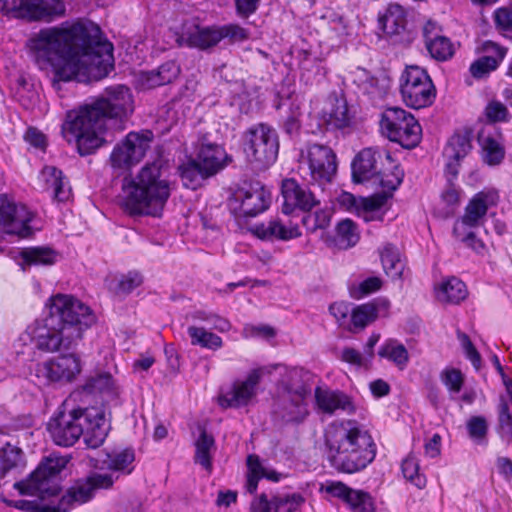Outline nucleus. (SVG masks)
<instances>
[{
    "label": "nucleus",
    "mask_w": 512,
    "mask_h": 512,
    "mask_svg": "<svg viewBox=\"0 0 512 512\" xmlns=\"http://www.w3.org/2000/svg\"><path fill=\"white\" fill-rule=\"evenodd\" d=\"M26 46L40 69H51L55 89H60L62 81H99L113 69V45L102 39L99 26L88 20L42 28Z\"/></svg>",
    "instance_id": "nucleus-1"
},
{
    "label": "nucleus",
    "mask_w": 512,
    "mask_h": 512,
    "mask_svg": "<svg viewBox=\"0 0 512 512\" xmlns=\"http://www.w3.org/2000/svg\"><path fill=\"white\" fill-rule=\"evenodd\" d=\"M68 462L65 456L51 454L39 464L26 483H16L15 486L22 493L38 495L36 500L20 501L17 507L26 512H68L74 505L92 499L96 490L111 488L117 479L113 473H92L86 479L75 482L55 504L51 498L60 491L58 476Z\"/></svg>",
    "instance_id": "nucleus-2"
},
{
    "label": "nucleus",
    "mask_w": 512,
    "mask_h": 512,
    "mask_svg": "<svg viewBox=\"0 0 512 512\" xmlns=\"http://www.w3.org/2000/svg\"><path fill=\"white\" fill-rule=\"evenodd\" d=\"M49 315L31 328V340L43 352L72 350L95 322L91 309L70 295L57 294L47 304Z\"/></svg>",
    "instance_id": "nucleus-3"
},
{
    "label": "nucleus",
    "mask_w": 512,
    "mask_h": 512,
    "mask_svg": "<svg viewBox=\"0 0 512 512\" xmlns=\"http://www.w3.org/2000/svg\"><path fill=\"white\" fill-rule=\"evenodd\" d=\"M106 96L86 103L78 110L69 111L62 125L64 133H69L77 144L81 155H89L103 142V133L109 119L127 115L133 110L130 89L117 85L105 90Z\"/></svg>",
    "instance_id": "nucleus-4"
},
{
    "label": "nucleus",
    "mask_w": 512,
    "mask_h": 512,
    "mask_svg": "<svg viewBox=\"0 0 512 512\" xmlns=\"http://www.w3.org/2000/svg\"><path fill=\"white\" fill-rule=\"evenodd\" d=\"M324 438L327 459L340 473H358L376 457V444L371 434L354 420L331 423Z\"/></svg>",
    "instance_id": "nucleus-5"
},
{
    "label": "nucleus",
    "mask_w": 512,
    "mask_h": 512,
    "mask_svg": "<svg viewBox=\"0 0 512 512\" xmlns=\"http://www.w3.org/2000/svg\"><path fill=\"white\" fill-rule=\"evenodd\" d=\"M122 190L126 212L153 217L161 216L171 193L170 183L158 162L146 164L133 178H125Z\"/></svg>",
    "instance_id": "nucleus-6"
},
{
    "label": "nucleus",
    "mask_w": 512,
    "mask_h": 512,
    "mask_svg": "<svg viewBox=\"0 0 512 512\" xmlns=\"http://www.w3.org/2000/svg\"><path fill=\"white\" fill-rule=\"evenodd\" d=\"M403 171L393 163L391 155L383 150L365 148L352 162V178L361 183L376 178L382 188L394 191L403 180Z\"/></svg>",
    "instance_id": "nucleus-7"
},
{
    "label": "nucleus",
    "mask_w": 512,
    "mask_h": 512,
    "mask_svg": "<svg viewBox=\"0 0 512 512\" xmlns=\"http://www.w3.org/2000/svg\"><path fill=\"white\" fill-rule=\"evenodd\" d=\"M383 135L403 148L416 147L422 137V128L416 118L400 107L386 108L380 120Z\"/></svg>",
    "instance_id": "nucleus-8"
},
{
    "label": "nucleus",
    "mask_w": 512,
    "mask_h": 512,
    "mask_svg": "<svg viewBox=\"0 0 512 512\" xmlns=\"http://www.w3.org/2000/svg\"><path fill=\"white\" fill-rule=\"evenodd\" d=\"M337 156L327 145L311 144L301 151L299 170L311 183L325 186L333 181L337 173Z\"/></svg>",
    "instance_id": "nucleus-9"
},
{
    "label": "nucleus",
    "mask_w": 512,
    "mask_h": 512,
    "mask_svg": "<svg viewBox=\"0 0 512 512\" xmlns=\"http://www.w3.org/2000/svg\"><path fill=\"white\" fill-rule=\"evenodd\" d=\"M297 371L290 373V382H283L275 402L274 414L285 423H301L308 416L309 387L303 382H293Z\"/></svg>",
    "instance_id": "nucleus-10"
},
{
    "label": "nucleus",
    "mask_w": 512,
    "mask_h": 512,
    "mask_svg": "<svg viewBox=\"0 0 512 512\" xmlns=\"http://www.w3.org/2000/svg\"><path fill=\"white\" fill-rule=\"evenodd\" d=\"M0 11L30 21L53 22L66 15L63 0H0Z\"/></svg>",
    "instance_id": "nucleus-11"
},
{
    "label": "nucleus",
    "mask_w": 512,
    "mask_h": 512,
    "mask_svg": "<svg viewBox=\"0 0 512 512\" xmlns=\"http://www.w3.org/2000/svg\"><path fill=\"white\" fill-rule=\"evenodd\" d=\"M400 92L404 103L421 109L430 106L436 90L428 73L419 66H408L401 76Z\"/></svg>",
    "instance_id": "nucleus-12"
},
{
    "label": "nucleus",
    "mask_w": 512,
    "mask_h": 512,
    "mask_svg": "<svg viewBox=\"0 0 512 512\" xmlns=\"http://www.w3.org/2000/svg\"><path fill=\"white\" fill-rule=\"evenodd\" d=\"M245 153L251 162L260 168L273 164L278 156L279 141L275 129L266 124H258L246 132Z\"/></svg>",
    "instance_id": "nucleus-13"
},
{
    "label": "nucleus",
    "mask_w": 512,
    "mask_h": 512,
    "mask_svg": "<svg viewBox=\"0 0 512 512\" xmlns=\"http://www.w3.org/2000/svg\"><path fill=\"white\" fill-rule=\"evenodd\" d=\"M153 141L150 130L130 132L111 152L109 161L115 171L124 172L138 164Z\"/></svg>",
    "instance_id": "nucleus-14"
},
{
    "label": "nucleus",
    "mask_w": 512,
    "mask_h": 512,
    "mask_svg": "<svg viewBox=\"0 0 512 512\" xmlns=\"http://www.w3.org/2000/svg\"><path fill=\"white\" fill-rule=\"evenodd\" d=\"M32 213L23 204L15 203L6 195L0 196V230L3 233L28 237L31 234Z\"/></svg>",
    "instance_id": "nucleus-15"
},
{
    "label": "nucleus",
    "mask_w": 512,
    "mask_h": 512,
    "mask_svg": "<svg viewBox=\"0 0 512 512\" xmlns=\"http://www.w3.org/2000/svg\"><path fill=\"white\" fill-rule=\"evenodd\" d=\"M499 195L496 190H486L476 193L465 207L464 214L453 227V233H462L464 228L474 229L483 224L487 211L497 206Z\"/></svg>",
    "instance_id": "nucleus-16"
},
{
    "label": "nucleus",
    "mask_w": 512,
    "mask_h": 512,
    "mask_svg": "<svg viewBox=\"0 0 512 512\" xmlns=\"http://www.w3.org/2000/svg\"><path fill=\"white\" fill-rule=\"evenodd\" d=\"M81 372V361L74 353L61 355L37 365L36 375L46 383H69Z\"/></svg>",
    "instance_id": "nucleus-17"
},
{
    "label": "nucleus",
    "mask_w": 512,
    "mask_h": 512,
    "mask_svg": "<svg viewBox=\"0 0 512 512\" xmlns=\"http://www.w3.org/2000/svg\"><path fill=\"white\" fill-rule=\"evenodd\" d=\"M281 193L283 197L282 212L286 215L295 210L310 212L320 204L315 194L307 185L300 184L294 178H287L282 181Z\"/></svg>",
    "instance_id": "nucleus-18"
},
{
    "label": "nucleus",
    "mask_w": 512,
    "mask_h": 512,
    "mask_svg": "<svg viewBox=\"0 0 512 512\" xmlns=\"http://www.w3.org/2000/svg\"><path fill=\"white\" fill-rule=\"evenodd\" d=\"M235 200L239 202L240 214L253 217L264 212L270 204V192L260 182L245 183L235 193Z\"/></svg>",
    "instance_id": "nucleus-19"
},
{
    "label": "nucleus",
    "mask_w": 512,
    "mask_h": 512,
    "mask_svg": "<svg viewBox=\"0 0 512 512\" xmlns=\"http://www.w3.org/2000/svg\"><path fill=\"white\" fill-rule=\"evenodd\" d=\"M49 431L57 445L65 447L74 445L83 434V423L78 409L68 414L61 413L49 423Z\"/></svg>",
    "instance_id": "nucleus-20"
},
{
    "label": "nucleus",
    "mask_w": 512,
    "mask_h": 512,
    "mask_svg": "<svg viewBox=\"0 0 512 512\" xmlns=\"http://www.w3.org/2000/svg\"><path fill=\"white\" fill-rule=\"evenodd\" d=\"M264 373L263 368L252 370L243 381H237L233 384L230 391L219 397V403L222 407H242L248 405L257 395V386L260 383Z\"/></svg>",
    "instance_id": "nucleus-21"
},
{
    "label": "nucleus",
    "mask_w": 512,
    "mask_h": 512,
    "mask_svg": "<svg viewBox=\"0 0 512 512\" xmlns=\"http://www.w3.org/2000/svg\"><path fill=\"white\" fill-rule=\"evenodd\" d=\"M79 417L83 423V438L90 448H98L107 437L109 424L105 413L97 407L78 409Z\"/></svg>",
    "instance_id": "nucleus-22"
},
{
    "label": "nucleus",
    "mask_w": 512,
    "mask_h": 512,
    "mask_svg": "<svg viewBox=\"0 0 512 512\" xmlns=\"http://www.w3.org/2000/svg\"><path fill=\"white\" fill-rule=\"evenodd\" d=\"M314 396L317 410L325 415L332 416L338 410L349 415L356 412L352 398L342 391L316 387Z\"/></svg>",
    "instance_id": "nucleus-23"
},
{
    "label": "nucleus",
    "mask_w": 512,
    "mask_h": 512,
    "mask_svg": "<svg viewBox=\"0 0 512 512\" xmlns=\"http://www.w3.org/2000/svg\"><path fill=\"white\" fill-rule=\"evenodd\" d=\"M472 149V135L469 131L456 132L448 140L443 156L446 159V172L453 178L458 175L460 162Z\"/></svg>",
    "instance_id": "nucleus-24"
},
{
    "label": "nucleus",
    "mask_w": 512,
    "mask_h": 512,
    "mask_svg": "<svg viewBox=\"0 0 512 512\" xmlns=\"http://www.w3.org/2000/svg\"><path fill=\"white\" fill-rule=\"evenodd\" d=\"M304 503V498L298 493L276 495L270 499L261 494L251 503L252 512H295Z\"/></svg>",
    "instance_id": "nucleus-25"
},
{
    "label": "nucleus",
    "mask_w": 512,
    "mask_h": 512,
    "mask_svg": "<svg viewBox=\"0 0 512 512\" xmlns=\"http://www.w3.org/2000/svg\"><path fill=\"white\" fill-rule=\"evenodd\" d=\"M352 75L359 90L374 101L383 99L390 89V79L384 74L375 76L364 68H357Z\"/></svg>",
    "instance_id": "nucleus-26"
},
{
    "label": "nucleus",
    "mask_w": 512,
    "mask_h": 512,
    "mask_svg": "<svg viewBox=\"0 0 512 512\" xmlns=\"http://www.w3.org/2000/svg\"><path fill=\"white\" fill-rule=\"evenodd\" d=\"M254 232L258 238L263 240L289 241L302 235L298 224L291 221L286 223L279 218L270 219L266 223L256 225Z\"/></svg>",
    "instance_id": "nucleus-27"
},
{
    "label": "nucleus",
    "mask_w": 512,
    "mask_h": 512,
    "mask_svg": "<svg viewBox=\"0 0 512 512\" xmlns=\"http://www.w3.org/2000/svg\"><path fill=\"white\" fill-rule=\"evenodd\" d=\"M390 301L386 298H376L365 304L356 306L351 311V322L355 328L363 329L379 317H387Z\"/></svg>",
    "instance_id": "nucleus-28"
},
{
    "label": "nucleus",
    "mask_w": 512,
    "mask_h": 512,
    "mask_svg": "<svg viewBox=\"0 0 512 512\" xmlns=\"http://www.w3.org/2000/svg\"><path fill=\"white\" fill-rule=\"evenodd\" d=\"M197 160L203 167L204 173L209 177L217 174L232 161L222 146L212 143L201 146Z\"/></svg>",
    "instance_id": "nucleus-29"
},
{
    "label": "nucleus",
    "mask_w": 512,
    "mask_h": 512,
    "mask_svg": "<svg viewBox=\"0 0 512 512\" xmlns=\"http://www.w3.org/2000/svg\"><path fill=\"white\" fill-rule=\"evenodd\" d=\"M59 253L48 246L26 247L19 251L18 265L26 270L31 266H51L57 262Z\"/></svg>",
    "instance_id": "nucleus-30"
},
{
    "label": "nucleus",
    "mask_w": 512,
    "mask_h": 512,
    "mask_svg": "<svg viewBox=\"0 0 512 512\" xmlns=\"http://www.w3.org/2000/svg\"><path fill=\"white\" fill-rule=\"evenodd\" d=\"M180 44L206 50L220 42L218 27L194 26L193 31L184 32L179 38Z\"/></svg>",
    "instance_id": "nucleus-31"
},
{
    "label": "nucleus",
    "mask_w": 512,
    "mask_h": 512,
    "mask_svg": "<svg viewBox=\"0 0 512 512\" xmlns=\"http://www.w3.org/2000/svg\"><path fill=\"white\" fill-rule=\"evenodd\" d=\"M41 178L46 188L51 190L53 198L59 202L69 200L71 188L63 172L54 166H45L41 171Z\"/></svg>",
    "instance_id": "nucleus-32"
},
{
    "label": "nucleus",
    "mask_w": 512,
    "mask_h": 512,
    "mask_svg": "<svg viewBox=\"0 0 512 512\" xmlns=\"http://www.w3.org/2000/svg\"><path fill=\"white\" fill-rule=\"evenodd\" d=\"M179 73V65L175 61H167L156 70L141 73L140 81L145 88L151 89L171 83Z\"/></svg>",
    "instance_id": "nucleus-33"
},
{
    "label": "nucleus",
    "mask_w": 512,
    "mask_h": 512,
    "mask_svg": "<svg viewBox=\"0 0 512 512\" xmlns=\"http://www.w3.org/2000/svg\"><path fill=\"white\" fill-rule=\"evenodd\" d=\"M378 22L383 32L398 34L404 29L406 23L405 11L399 4H390L383 14H379Z\"/></svg>",
    "instance_id": "nucleus-34"
},
{
    "label": "nucleus",
    "mask_w": 512,
    "mask_h": 512,
    "mask_svg": "<svg viewBox=\"0 0 512 512\" xmlns=\"http://www.w3.org/2000/svg\"><path fill=\"white\" fill-rule=\"evenodd\" d=\"M380 258L386 275L393 280L401 279L405 263L398 248L392 244H386L380 252Z\"/></svg>",
    "instance_id": "nucleus-35"
},
{
    "label": "nucleus",
    "mask_w": 512,
    "mask_h": 512,
    "mask_svg": "<svg viewBox=\"0 0 512 512\" xmlns=\"http://www.w3.org/2000/svg\"><path fill=\"white\" fill-rule=\"evenodd\" d=\"M436 296L441 302L457 304L467 296L466 285L460 279L450 277L436 289Z\"/></svg>",
    "instance_id": "nucleus-36"
},
{
    "label": "nucleus",
    "mask_w": 512,
    "mask_h": 512,
    "mask_svg": "<svg viewBox=\"0 0 512 512\" xmlns=\"http://www.w3.org/2000/svg\"><path fill=\"white\" fill-rule=\"evenodd\" d=\"M179 173L183 185L189 189H197L203 180L209 178L197 159H190L179 166Z\"/></svg>",
    "instance_id": "nucleus-37"
},
{
    "label": "nucleus",
    "mask_w": 512,
    "mask_h": 512,
    "mask_svg": "<svg viewBox=\"0 0 512 512\" xmlns=\"http://www.w3.org/2000/svg\"><path fill=\"white\" fill-rule=\"evenodd\" d=\"M187 333L191 340V345L200 346L210 350H218L223 346V341L220 336L214 334L203 327L189 326Z\"/></svg>",
    "instance_id": "nucleus-38"
},
{
    "label": "nucleus",
    "mask_w": 512,
    "mask_h": 512,
    "mask_svg": "<svg viewBox=\"0 0 512 512\" xmlns=\"http://www.w3.org/2000/svg\"><path fill=\"white\" fill-rule=\"evenodd\" d=\"M478 140L482 147L484 161L490 166L500 164L505 154L500 142L491 136H485L483 133L479 134Z\"/></svg>",
    "instance_id": "nucleus-39"
},
{
    "label": "nucleus",
    "mask_w": 512,
    "mask_h": 512,
    "mask_svg": "<svg viewBox=\"0 0 512 512\" xmlns=\"http://www.w3.org/2000/svg\"><path fill=\"white\" fill-rule=\"evenodd\" d=\"M382 358L392 361L400 370L406 368L409 361V353L403 344L394 340L386 342L378 351Z\"/></svg>",
    "instance_id": "nucleus-40"
},
{
    "label": "nucleus",
    "mask_w": 512,
    "mask_h": 512,
    "mask_svg": "<svg viewBox=\"0 0 512 512\" xmlns=\"http://www.w3.org/2000/svg\"><path fill=\"white\" fill-rule=\"evenodd\" d=\"M279 109H284L283 118V127L286 133L292 135L297 133L300 129V116L301 109L300 105L295 101L290 99H286L280 103L278 106Z\"/></svg>",
    "instance_id": "nucleus-41"
},
{
    "label": "nucleus",
    "mask_w": 512,
    "mask_h": 512,
    "mask_svg": "<svg viewBox=\"0 0 512 512\" xmlns=\"http://www.w3.org/2000/svg\"><path fill=\"white\" fill-rule=\"evenodd\" d=\"M215 441L212 435H209L205 430L200 433L197 439L195 461L199 463L206 470H211V449L214 448Z\"/></svg>",
    "instance_id": "nucleus-42"
},
{
    "label": "nucleus",
    "mask_w": 512,
    "mask_h": 512,
    "mask_svg": "<svg viewBox=\"0 0 512 512\" xmlns=\"http://www.w3.org/2000/svg\"><path fill=\"white\" fill-rule=\"evenodd\" d=\"M351 122L348 106L344 99H335L327 112V123L337 129L348 127Z\"/></svg>",
    "instance_id": "nucleus-43"
},
{
    "label": "nucleus",
    "mask_w": 512,
    "mask_h": 512,
    "mask_svg": "<svg viewBox=\"0 0 512 512\" xmlns=\"http://www.w3.org/2000/svg\"><path fill=\"white\" fill-rule=\"evenodd\" d=\"M332 211L329 208L318 209L302 217V224L308 232L324 230L330 226Z\"/></svg>",
    "instance_id": "nucleus-44"
},
{
    "label": "nucleus",
    "mask_w": 512,
    "mask_h": 512,
    "mask_svg": "<svg viewBox=\"0 0 512 512\" xmlns=\"http://www.w3.org/2000/svg\"><path fill=\"white\" fill-rule=\"evenodd\" d=\"M82 389L88 394L111 393L114 389V381L109 373H98L88 377Z\"/></svg>",
    "instance_id": "nucleus-45"
},
{
    "label": "nucleus",
    "mask_w": 512,
    "mask_h": 512,
    "mask_svg": "<svg viewBox=\"0 0 512 512\" xmlns=\"http://www.w3.org/2000/svg\"><path fill=\"white\" fill-rule=\"evenodd\" d=\"M426 49L433 59L440 62L451 59L455 53L454 44L446 36H441L438 39L431 41L426 46Z\"/></svg>",
    "instance_id": "nucleus-46"
},
{
    "label": "nucleus",
    "mask_w": 512,
    "mask_h": 512,
    "mask_svg": "<svg viewBox=\"0 0 512 512\" xmlns=\"http://www.w3.org/2000/svg\"><path fill=\"white\" fill-rule=\"evenodd\" d=\"M0 464L4 472L24 465L22 450L17 446L7 443L0 449Z\"/></svg>",
    "instance_id": "nucleus-47"
},
{
    "label": "nucleus",
    "mask_w": 512,
    "mask_h": 512,
    "mask_svg": "<svg viewBox=\"0 0 512 512\" xmlns=\"http://www.w3.org/2000/svg\"><path fill=\"white\" fill-rule=\"evenodd\" d=\"M509 402L504 396H501L498 405V433L507 441L512 440V414Z\"/></svg>",
    "instance_id": "nucleus-48"
},
{
    "label": "nucleus",
    "mask_w": 512,
    "mask_h": 512,
    "mask_svg": "<svg viewBox=\"0 0 512 512\" xmlns=\"http://www.w3.org/2000/svg\"><path fill=\"white\" fill-rule=\"evenodd\" d=\"M135 459L133 450L124 449L120 452L108 456L107 466L113 472H123L130 474L133 470L131 464Z\"/></svg>",
    "instance_id": "nucleus-49"
},
{
    "label": "nucleus",
    "mask_w": 512,
    "mask_h": 512,
    "mask_svg": "<svg viewBox=\"0 0 512 512\" xmlns=\"http://www.w3.org/2000/svg\"><path fill=\"white\" fill-rule=\"evenodd\" d=\"M247 468L246 490L252 494L257 489L258 481L263 478L265 468L262 466L259 457L254 454L247 457Z\"/></svg>",
    "instance_id": "nucleus-50"
},
{
    "label": "nucleus",
    "mask_w": 512,
    "mask_h": 512,
    "mask_svg": "<svg viewBox=\"0 0 512 512\" xmlns=\"http://www.w3.org/2000/svg\"><path fill=\"white\" fill-rule=\"evenodd\" d=\"M247 468L246 490L252 494L257 489L258 481L263 478L265 468L262 466L259 457L254 454L247 457Z\"/></svg>",
    "instance_id": "nucleus-51"
},
{
    "label": "nucleus",
    "mask_w": 512,
    "mask_h": 512,
    "mask_svg": "<svg viewBox=\"0 0 512 512\" xmlns=\"http://www.w3.org/2000/svg\"><path fill=\"white\" fill-rule=\"evenodd\" d=\"M338 240L344 247H352L359 241V233L355 223L350 219L340 221L336 226Z\"/></svg>",
    "instance_id": "nucleus-52"
},
{
    "label": "nucleus",
    "mask_w": 512,
    "mask_h": 512,
    "mask_svg": "<svg viewBox=\"0 0 512 512\" xmlns=\"http://www.w3.org/2000/svg\"><path fill=\"white\" fill-rule=\"evenodd\" d=\"M382 280L379 277H368L360 283H352L349 285V294L354 299H361L362 297L376 292L382 287Z\"/></svg>",
    "instance_id": "nucleus-53"
},
{
    "label": "nucleus",
    "mask_w": 512,
    "mask_h": 512,
    "mask_svg": "<svg viewBox=\"0 0 512 512\" xmlns=\"http://www.w3.org/2000/svg\"><path fill=\"white\" fill-rule=\"evenodd\" d=\"M402 473L416 487L420 489L425 487L426 478L423 474L419 473V463L414 456L409 455L403 460Z\"/></svg>",
    "instance_id": "nucleus-54"
},
{
    "label": "nucleus",
    "mask_w": 512,
    "mask_h": 512,
    "mask_svg": "<svg viewBox=\"0 0 512 512\" xmlns=\"http://www.w3.org/2000/svg\"><path fill=\"white\" fill-rule=\"evenodd\" d=\"M347 505L354 512H374L375 504L372 496L363 490L353 489L349 500L346 502Z\"/></svg>",
    "instance_id": "nucleus-55"
},
{
    "label": "nucleus",
    "mask_w": 512,
    "mask_h": 512,
    "mask_svg": "<svg viewBox=\"0 0 512 512\" xmlns=\"http://www.w3.org/2000/svg\"><path fill=\"white\" fill-rule=\"evenodd\" d=\"M484 116L488 123L507 122L509 120L508 108L499 100H491L484 109Z\"/></svg>",
    "instance_id": "nucleus-56"
},
{
    "label": "nucleus",
    "mask_w": 512,
    "mask_h": 512,
    "mask_svg": "<svg viewBox=\"0 0 512 512\" xmlns=\"http://www.w3.org/2000/svg\"><path fill=\"white\" fill-rule=\"evenodd\" d=\"M493 18L497 30L512 40V8L501 7L494 11Z\"/></svg>",
    "instance_id": "nucleus-57"
},
{
    "label": "nucleus",
    "mask_w": 512,
    "mask_h": 512,
    "mask_svg": "<svg viewBox=\"0 0 512 512\" xmlns=\"http://www.w3.org/2000/svg\"><path fill=\"white\" fill-rule=\"evenodd\" d=\"M220 41L228 39L231 43L243 42L250 36L248 29L240 26L239 24H226L218 27Z\"/></svg>",
    "instance_id": "nucleus-58"
},
{
    "label": "nucleus",
    "mask_w": 512,
    "mask_h": 512,
    "mask_svg": "<svg viewBox=\"0 0 512 512\" xmlns=\"http://www.w3.org/2000/svg\"><path fill=\"white\" fill-rule=\"evenodd\" d=\"M467 431L474 441L484 443L488 432V424L483 416H472L467 421Z\"/></svg>",
    "instance_id": "nucleus-59"
},
{
    "label": "nucleus",
    "mask_w": 512,
    "mask_h": 512,
    "mask_svg": "<svg viewBox=\"0 0 512 512\" xmlns=\"http://www.w3.org/2000/svg\"><path fill=\"white\" fill-rule=\"evenodd\" d=\"M442 383L452 393H459L464 384V376L456 368H446L440 374Z\"/></svg>",
    "instance_id": "nucleus-60"
},
{
    "label": "nucleus",
    "mask_w": 512,
    "mask_h": 512,
    "mask_svg": "<svg viewBox=\"0 0 512 512\" xmlns=\"http://www.w3.org/2000/svg\"><path fill=\"white\" fill-rule=\"evenodd\" d=\"M321 491L347 502L352 494L353 488L341 481H327L321 486Z\"/></svg>",
    "instance_id": "nucleus-61"
},
{
    "label": "nucleus",
    "mask_w": 512,
    "mask_h": 512,
    "mask_svg": "<svg viewBox=\"0 0 512 512\" xmlns=\"http://www.w3.org/2000/svg\"><path fill=\"white\" fill-rule=\"evenodd\" d=\"M497 62L492 58L481 57L470 65V73L475 78H482L497 68Z\"/></svg>",
    "instance_id": "nucleus-62"
},
{
    "label": "nucleus",
    "mask_w": 512,
    "mask_h": 512,
    "mask_svg": "<svg viewBox=\"0 0 512 512\" xmlns=\"http://www.w3.org/2000/svg\"><path fill=\"white\" fill-rule=\"evenodd\" d=\"M458 339L462 344L466 357L471 361L476 369H479L481 366V356L470 338L465 333L458 332Z\"/></svg>",
    "instance_id": "nucleus-63"
},
{
    "label": "nucleus",
    "mask_w": 512,
    "mask_h": 512,
    "mask_svg": "<svg viewBox=\"0 0 512 512\" xmlns=\"http://www.w3.org/2000/svg\"><path fill=\"white\" fill-rule=\"evenodd\" d=\"M142 283V276L137 272H129L122 276L118 283V292L128 294Z\"/></svg>",
    "instance_id": "nucleus-64"
}]
</instances>
